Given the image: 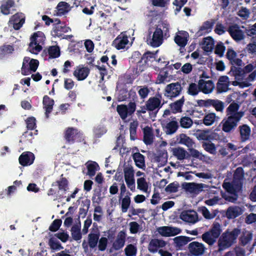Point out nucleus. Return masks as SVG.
<instances>
[{"instance_id":"nucleus-1","label":"nucleus","mask_w":256,"mask_h":256,"mask_svg":"<svg viewBox=\"0 0 256 256\" xmlns=\"http://www.w3.org/2000/svg\"><path fill=\"white\" fill-rule=\"evenodd\" d=\"M254 68L252 64H248L243 69L232 68L230 74L234 77V80L232 81L231 84L234 86H238L242 88L250 86L251 82L254 81L256 77V70L250 74L247 78L246 77V74L251 72Z\"/></svg>"},{"instance_id":"nucleus-2","label":"nucleus","mask_w":256,"mask_h":256,"mask_svg":"<svg viewBox=\"0 0 256 256\" xmlns=\"http://www.w3.org/2000/svg\"><path fill=\"white\" fill-rule=\"evenodd\" d=\"M243 178V170L242 168H238L234 174L232 182L231 183L228 182L224 183L223 188L227 192L224 195V198L226 200L232 202L237 200V193L242 189Z\"/></svg>"},{"instance_id":"nucleus-3","label":"nucleus","mask_w":256,"mask_h":256,"mask_svg":"<svg viewBox=\"0 0 256 256\" xmlns=\"http://www.w3.org/2000/svg\"><path fill=\"white\" fill-rule=\"evenodd\" d=\"M64 138L66 142L68 144L82 142L86 144L82 132L76 128L68 127L66 128L64 132Z\"/></svg>"},{"instance_id":"nucleus-4","label":"nucleus","mask_w":256,"mask_h":256,"mask_svg":"<svg viewBox=\"0 0 256 256\" xmlns=\"http://www.w3.org/2000/svg\"><path fill=\"white\" fill-rule=\"evenodd\" d=\"M240 232L239 230L235 228L231 232L228 231L223 234L219 240L220 250H223L231 246L235 242Z\"/></svg>"},{"instance_id":"nucleus-5","label":"nucleus","mask_w":256,"mask_h":256,"mask_svg":"<svg viewBox=\"0 0 256 256\" xmlns=\"http://www.w3.org/2000/svg\"><path fill=\"white\" fill-rule=\"evenodd\" d=\"M172 82L168 84L164 89V94L167 98H172L178 96L182 90V84H184V80Z\"/></svg>"},{"instance_id":"nucleus-6","label":"nucleus","mask_w":256,"mask_h":256,"mask_svg":"<svg viewBox=\"0 0 256 256\" xmlns=\"http://www.w3.org/2000/svg\"><path fill=\"white\" fill-rule=\"evenodd\" d=\"M136 103L130 102L128 105L119 104L116 106V111L122 120L126 118L128 116H132L136 110Z\"/></svg>"},{"instance_id":"nucleus-7","label":"nucleus","mask_w":256,"mask_h":256,"mask_svg":"<svg viewBox=\"0 0 256 256\" xmlns=\"http://www.w3.org/2000/svg\"><path fill=\"white\" fill-rule=\"evenodd\" d=\"M162 94L158 92L154 96L150 97L146 103L150 112H154L156 114L162 106L164 103L162 102Z\"/></svg>"},{"instance_id":"nucleus-8","label":"nucleus","mask_w":256,"mask_h":256,"mask_svg":"<svg viewBox=\"0 0 256 256\" xmlns=\"http://www.w3.org/2000/svg\"><path fill=\"white\" fill-rule=\"evenodd\" d=\"M241 115H238L236 118L232 116H228L226 119H224L222 121V130L226 132H228L235 128L238 123L240 120Z\"/></svg>"},{"instance_id":"nucleus-9","label":"nucleus","mask_w":256,"mask_h":256,"mask_svg":"<svg viewBox=\"0 0 256 256\" xmlns=\"http://www.w3.org/2000/svg\"><path fill=\"white\" fill-rule=\"evenodd\" d=\"M148 44L152 47L156 48L160 46L163 42V32L160 28L156 27L153 33L152 38L148 40Z\"/></svg>"},{"instance_id":"nucleus-10","label":"nucleus","mask_w":256,"mask_h":256,"mask_svg":"<svg viewBox=\"0 0 256 256\" xmlns=\"http://www.w3.org/2000/svg\"><path fill=\"white\" fill-rule=\"evenodd\" d=\"M164 131L166 134L171 135L174 134L178 128V124L176 117H173L171 121L168 122L164 120L162 123Z\"/></svg>"},{"instance_id":"nucleus-11","label":"nucleus","mask_w":256,"mask_h":256,"mask_svg":"<svg viewBox=\"0 0 256 256\" xmlns=\"http://www.w3.org/2000/svg\"><path fill=\"white\" fill-rule=\"evenodd\" d=\"M26 16L22 12H17L12 16L10 20V22L12 24L15 30H20L25 22Z\"/></svg>"},{"instance_id":"nucleus-12","label":"nucleus","mask_w":256,"mask_h":256,"mask_svg":"<svg viewBox=\"0 0 256 256\" xmlns=\"http://www.w3.org/2000/svg\"><path fill=\"white\" fill-rule=\"evenodd\" d=\"M188 250L192 256H199L204 254L205 247L202 243L193 242L189 244Z\"/></svg>"},{"instance_id":"nucleus-13","label":"nucleus","mask_w":256,"mask_h":256,"mask_svg":"<svg viewBox=\"0 0 256 256\" xmlns=\"http://www.w3.org/2000/svg\"><path fill=\"white\" fill-rule=\"evenodd\" d=\"M180 218L183 221L194 224L198 221V216L196 212L194 210H184L180 214Z\"/></svg>"},{"instance_id":"nucleus-14","label":"nucleus","mask_w":256,"mask_h":256,"mask_svg":"<svg viewBox=\"0 0 256 256\" xmlns=\"http://www.w3.org/2000/svg\"><path fill=\"white\" fill-rule=\"evenodd\" d=\"M166 244L164 240L158 238H152L148 245V250L150 252L156 253L160 248H164Z\"/></svg>"},{"instance_id":"nucleus-15","label":"nucleus","mask_w":256,"mask_h":256,"mask_svg":"<svg viewBox=\"0 0 256 256\" xmlns=\"http://www.w3.org/2000/svg\"><path fill=\"white\" fill-rule=\"evenodd\" d=\"M126 234L124 230L120 231L116 236V240L112 244V248L115 250H119L124 246Z\"/></svg>"},{"instance_id":"nucleus-16","label":"nucleus","mask_w":256,"mask_h":256,"mask_svg":"<svg viewBox=\"0 0 256 256\" xmlns=\"http://www.w3.org/2000/svg\"><path fill=\"white\" fill-rule=\"evenodd\" d=\"M90 72V70L88 67L78 66L76 68L73 74L78 80L81 81L85 80L88 77Z\"/></svg>"},{"instance_id":"nucleus-17","label":"nucleus","mask_w":256,"mask_h":256,"mask_svg":"<svg viewBox=\"0 0 256 256\" xmlns=\"http://www.w3.org/2000/svg\"><path fill=\"white\" fill-rule=\"evenodd\" d=\"M35 156L33 153L30 152H23L19 157L20 164L22 166H28L32 164L34 160Z\"/></svg>"},{"instance_id":"nucleus-18","label":"nucleus","mask_w":256,"mask_h":256,"mask_svg":"<svg viewBox=\"0 0 256 256\" xmlns=\"http://www.w3.org/2000/svg\"><path fill=\"white\" fill-rule=\"evenodd\" d=\"M228 32L231 36L236 40L240 41L244 38V32L237 25L230 26L228 28Z\"/></svg>"},{"instance_id":"nucleus-19","label":"nucleus","mask_w":256,"mask_h":256,"mask_svg":"<svg viewBox=\"0 0 256 256\" xmlns=\"http://www.w3.org/2000/svg\"><path fill=\"white\" fill-rule=\"evenodd\" d=\"M54 104V101L50 98L48 96L45 95L43 97L42 105L43 108L45 110V115L46 118H49V114L52 112L53 110V106Z\"/></svg>"},{"instance_id":"nucleus-20","label":"nucleus","mask_w":256,"mask_h":256,"mask_svg":"<svg viewBox=\"0 0 256 256\" xmlns=\"http://www.w3.org/2000/svg\"><path fill=\"white\" fill-rule=\"evenodd\" d=\"M128 37L126 35H119L113 41L112 45L118 50L123 49L128 44Z\"/></svg>"},{"instance_id":"nucleus-21","label":"nucleus","mask_w":256,"mask_h":256,"mask_svg":"<svg viewBox=\"0 0 256 256\" xmlns=\"http://www.w3.org/2000/svg\"><path fill=\"white\" fill-rule=\"evenodd\" d=\"M194 238H190L186 236H178L174 238V246L176 249L182 250V247L190 242Z\"/></svg>"},{"instance_id":"nucleus-22","label":"nucleus","mask_w":256,"mask_h":256,"mask_svg":"<svg viewBox=\"0 0 256 256\" xmlns=\"http://www.w3.org/2000/svg\"><path fill=\"white\" fill-rule=\"evenodd\" d=\"M230 82L226 76H220L217 84V90L219 92H226L228 90Z\"/></svg>"},{"instance_id":"nucleus-23","label":"nucleus","mask_w":256,"mask_h":256,"mask_svg":"<svg viewBox=\"0 0 256 256\" xmlns=\"http://www.w3.org/2000/svg\"><path fill=\"white\" fill-rule=\"evenodd\" d=\"M242 208L238 206L229 207L226 214L227 218L229 219L234 218L242 214Z\"/></svg>"},{"instance_id":"nucleus-24","label":"nucleus","mask_w":256,"mask_h":256,"mask_svg":"<svg viewBox=\"0 0 256 256\" xmlns=\"http://www.w3.org/2000/svg\"><path fill=\"white\" fill-rule=\"evenodd\" d=\"M45 37L44 34L42 32H36L30 37V46H32L36 44H43L44 41Z\"/></svg>"},{"instance_id":"nucleus-25","label":"nucleus","mask_w":256,"mask_h":256,"mask_svg":"<svg viewBox=\"0 0 256 256\" xmlns=\"http://www.w3.org/2000/svg\"><path fill=\"white\" fill-rule=\"evenodd\" d=\"M200 44L202 46V48L204 50V52L203 54L199 58L198 62L200 64H204L208 60V58L203 56L208 55V36L203 38Z\"/></svg>"},{"instance_id":"nucleus-26","label":"nucleus","mask_w":256,"mask_h":256,"mask_svg":"<svg viewBox=\"0 0 256 256\" xmlns=\"http://www.w3.org/2000/svg\"><path fill=\"white\" fill-rule=\"evenodd\" d=\"M132 158L136 166L141 169L146 168L145 156L139 152H135L132 154Z\"/></svg>"},{"instance_id":"nucleus-27","label":"nucleus","mask_w":256,"mask_h":256,"mask_svg":"<svg viewBox=\"0 0 256 256\" xmlns=\"http://www.w3.org/2000/svg\"><path fill=\"white\" fill-rule=\"evenodd\" d=\"M68 184L69 182L67 178L65 177H63V174H62L60 176V180L54 182L52 186H58L59 190L66 192L68 188Z\"/></svg>"},{"instance_id":"nucleus-28","label":"nucleus","mask_w":256,"mask_h":256,"mask_svg":"<svg viewBox=\"0 0 256 256\" xmlns=\"http://www.w3.org/2000/svg\"><path fill=\"white\" fill-rule=\"evenodd\" d=\"M173 155L178 160H183L184 159H190V154L184 148H174L172 150Z\"/></svg>"},{"instance_id":"nucleus-29","label":"nucleus","mask_w":256,"mask_h":256,"mask_svg":"<svg viewBox=\"0 0 256 256\" xmlns=\"http://www.w3.org/2000/svg\"><path fill=\"white\" fill-rule=\"evenodd\" d=\"M239 106L236 103L231 104L226 109L227 115L229 116L236 118L238 115H241L240 118L244 116V112H238Z\"/></svg>"},{"instance_id":"nucleus-30","label":"nucleus","mask_w":256,"mask_h":256,"mask_svg":"<svg viewBox=\"0 0 256 256\" xmlns=\"http://www.w3.org/2000/svg\"><path fill=\"white\" fill-rule=\"evenodd\" d=\"M144 142L146 145L152 144L154 142V135L152 128L148 126H146L143 130Z\"/></svg>"},{"instance_id":"nucleus-31","label":"nucleus","mask_w":256,"mask_h":256,"mask_svg":"<svg viewBox=\"0 0 256 256\" xmlns=\"http://www.w3.org/2000/svg\"><path fill=\"white\" fill-rule=\"evenodd\" d=\"M227 58L232 64L238 66H241L242 64V60L237 58V54L232 49H228L226 53Z\"/></svg>"},{"instance_id":"nucleus-32","label":"nucleus","mask_w":256,"mask_h":256,"mask_svg":"<svg viewBox=\"0 0 256 256\" xmlns=\"http://www.w3.org/2000/svg\"><path fill=\"white\" fill-rule=\"evenodd\" d=\"M240 140L244 142L250 139V128L246 124H244L239 127Z\"/></svg>"},{"instance_id":"nucleus-33","label":"nucleus","mask_w":256,"mask_h":256,"mask_svg":"<svg viewBox=\"0 0 256 256\" xmlns=\"http://www.w3.org/2000/svg\"><path fill=\"white\" fill-rule=\"evenodd\" d=\"M177 140L179 144H184L188 148H192L194 144L192 139L184 134H180L178 136Z\"/></svg>"},{"instance_id":"nucleus-34","label":"nucleus","mask_w":256,"mask_h":256,"mask_svg":"<svg viewBox=\"0 0 256 256\" xmlns=\"http://www.w3.org/2000/svg\"><path fill=\"white\" fill-rule=\"evenodd\" d=\"M184 102V96H182L180 100L170 104L172 112L176 114L182 112V108Z\"/></svg>"},{"instance_id":"nucleus-35","label":"nucleus","mask_w":256,"mask_h":256,"mask_svg":"<svg viewBox=\"0 0 256 256\" xmlns=\"http://www.w3.org/2000/svg\"><path fill=\"white\" fill-rule=\"evenodd\" d=\"M100 234L98 232L96 233H92L88 235V244L91 248H95L100 239Z\"/></svg>"},{"instance_id":"nucleus-36","label":"nucleus","mask_w":256,"mask_h":256,"mask_svg":"<svg viewBox=\"0 0 256 256\" xmlns=\"http://www.w3.org/2000/svg\"><path fill=\"white\" fill-rule=\"evenodd\" d=\"M220 232V226L215 224L212 228L210 233H209V245L212 244L218 238Z\"/></svg>"},{"instance_id":"nucleus-37","label":"nucleus","mask_w":256,"mask_h":256,"mask_svg":"<svg viewBox=\"0 0 256 256\" xmlns=\"http://www.w3.org/2000/svg\"><path fill=\"white\" fill-rule=\"evenodd\" d=\"M13 46L4 44L0 46V59H3L6 55L12 54L14 51Z\"/></svg>"},{"instance_id":"nucleus-38","label":"nucleus","mask_w":256,"mask_h":256,"mask_svg":"<svg viewBox=\"0 0 256 256\" xmlns=\"http://www.w3.org/2000/svg\"><path fill=\"white\" fill-rule=\"evenodd\" d=\"M72 236L73 239L76 241H78L82 238L80 232V224H74L71 228Z\"/></svg>"},{"instance_id":"nucleus-39","label":"nucleus","mask_w":256,"mask_h":256,"mask_svg":"<svg viewBox=\"0 0 256 256\" xmlns=\"http://www.w3.org/2000/svg\"><path fill=\"white\" fill-rule=\"evenodd\" d=\"M70 30V28L65 24L56 26L54 28L55 35L58 37L62 36L64 33L68 32Z\"/></svg>"},{"instance_id":"nucleus-40","label":"nucleus","mask_w":256,"mask_h":256,"mask_svg":"<svg viewBox=\"0 0 256 256\" xmlns=\"http://www.w3.org/2000/svg\"><path fill=\"white\" fill-rule=\"evenodd\" d=\"M56 8L60 15H64L69 11L70 4L66 2H60L58 4Z\"/></svg>"},{"instance_id":"nucleus-41","label":"nucleus","mask_w":256,"mask_h":256,"mask_svg":"<svg viewBox=\"0 0 256 256\" xmlns=\"http://www.w3.org/2000/svg\"><path fill=\"white\" fill-rule=\"evenodd\" d=\"M166 67H164L162 68L160 71L159 74H158L156 80V84H162L164 82L166 79L168 78V73L167 70H165Z\"/></svg>"},{"instance_id":"nucleus-42","label":"nucleus","mask_w":256,"mask_h":256,"mask_svg":"<svg viewBox=\"0 0 256 256\" xmlns=\"http://www.w3.org/2000/svg\"><path fill=\"white\" fill-rule=\"evenodd\" d=\"M31 59L30 57L25 56L23 60L22 65L21 68L22 74L24 76L28 74V67H30V61Z\"/></svg>"},{"instance_id":"nucleus-43","label":"nucleus","mask_w":256,"mask_h":256,"mask_svg":"<svg viewBox=\"0 0 256 256\" xmlns=\"http://www.w3.org/2000/svg\"><path fill=\"white\" fill-rule=\"evenodd\" d=\"M82 204L84 207H86V208H80L78 214L79 216H82V218H84L86 216L90 208V201L88 199H86L84 201H82Z\"/></svg>"},{"instance_id":"nucleus-44","label":"nucleus","mask_w":256,"mask_h":256,"mask_svg":"<svg viewBox=\"0 0 256 256\" xmlns=\"http://www.w3.org/2000/svg\"><path fill=\"white\" fill-rule=\"evenodd\" d=\"M128 194L129 195L130 194L129 192H128ZM130 196L126 195L122 199V212H126L128 211V208L130 204Z\"/></svg>"},{"instance_id":"nucleus-45","label":"nucleus","mask_w":256,"mask_h":256,"mask_svg":"<svg viewBox=\"0 0 256 256\" xmlns=\"http://www.w3.org/2000/svg\"><path fill=\"white\" fill-rule=\"evenodd\" d=\"M50 58H57L60 56V49L58 46H50L48 49Z\"/></svg>"},{"instance_id":"nucleus-46","label":"nucleus","mask_w":256,"mask_h":256,"mask_svg":"<svg viewBox=\"0 0 256 256\" xmlns=\"http://www.w3.org/2000/svg\"><path fill=\"white\" fill-rule=\"evenodd\" d=\"M174 40L178 46L180 48H184L186 45L188 40L187 37L177 34L175 36Z\"/></svg>"},{"instance_id":"nucleus-47","label":"nucleus","mask_w":256,"mask_h":256,"mask_svg":"<svg viewBox=\"0 0 256 256\" xmlns=\"http://www.w3.org/2000/svg\"><path fill=\"white\" fill-rule=\"evenodd\" d=\"M96 166H98V164L93 162L90 164H86V168L88 170L87 174L90 176L92 177L94 176L96 174Z\"/></svg>"},{"instance_id":"nucleus-48","label":"nucleus","mask_w":256,"mask_h":256,"mask_svg":"<svg viewBox=\"0 0 256 256\" xmlns=\"http://www.w3.org/2000/svg\"><path fill=\"white\" fill-rule=\"evenodd\" d=\"M180 122V126L184 128H190L193 124L192 120L188 116L182 117Z\"/></svg>"},{"instance_id":"nucleus-49","label":"nucleus","mask_w":256,"mask_h":256,"mask_svg":"<svg viewBox=\"0 0 256 256\" xmlns=\"http://www.w3.org/2000/svg\"><path fill=\"white\" fill-rule=\"evenodd\" d=\"M138 126V122L137 121H134L130 123V137L132 140H134L136 138V129Z\"/></svg>"},{"instance_id":"nucleus-50","label":"nucleus","mask_w":256,"mask_h":256,"mask_svg":"<svg viewBox=\"0 0 256 256\" xmlns=\"http://www.w3.org/2000/svg\"><path fill=\"white\" fill-rule=\"evenodd\" d=\"M107 132L106 128L102 126H98L94 130V136L96 138H100Z\"/></svg>"},{"instance_id":"nucleus-51","label":"nucleus","mask_w":256,"mask_h":256,"mask_svg":"<svg viewBox=\"0 0 256 256\" xmlns=\"http://www.w3.org/2000/svg\"><path fill=\"white\" fill-rule=\"evenodd\" d=\"M200 92V90L198 85L194 82H191L188 86V88L187 92L189 95L190 96H196Z\"/></svg>"},{"instance_id":"nucleus-52","label":"nucleus","mask_w":256,"mask_h":256,"mask_svg":"<svg viewBox=\"0 0 256 256\" xmlns=\"http://www.w3.org/2000/svg\"><path fill=\"white\" fill-rule=\"evenodd\" d=\"M124 252L126 256H135L137 252L136 247L132 244H129L126 247Z\"/></svg>"},{"instance_id":"nucleus-53","label":"nucleus","mask_w":256,"mask_h":256,"mask_svg":"<svg viewBox=\"0 0 256 256\" xmlns=\"http://www.w3.org/2000/svg\"><path fill=\"white\" fill-rule=\"evenodd\" d=\"M138 188L146 192L148 189L147 182L144 178H140L137 180Z\"/></svg>"},{"instance_id":"nucleus-54","label":"nucleus","mask_w":256,"mask_h":256,"mask_svg":"<svg viewBox=\"0 0 256 256\" xmlns=\"http://www.w3.org/2000/svg\"><path fill=\"white\" fill-rule=\"evenodd\" d=\"M179 187V184L177 182H174L168 184L165 188V190L167 192L174 193L178 191Z\"/></svg>"},{"instance_id":"nucleus-55","label":"nucleus","mask_w":256,"mask_h":256,"mask_svg":"<svg viewBox=\"0 0 256 256\" xmlns=\"http://www.w3.org/2000/svg\"><path fill=\"white\" fill-rule=\"evenodd\" d=\"M209 105L212 106L217 111H222L224 104L222 102L219 100H210Z\"/></svg>"},{"instance_id":"nucleus-56","label":"nucleus","mask_w":256,"mask_h":256,"mask_svg":"<svg viewBox=\"0 0 256 256\" xmlns=\"http://www.w3.org/2000/svg\"><path fill=\"white\" fill-rule=\"evenodd\" d=\"M130 231L132 234H136L140 231L142 228L136 222H132L129 224Z\"/></svg>"},{"instance_id":"nucleus-57","label":"nucleus","mask_w":256,"mask_h":256,"mask_svg":"<svg viewBox=\"0 0 256 256\" xmlns=\"http://www.w3.org/2000/svg\"><path fill=\"white\" fill-rule=\"evenodd\" d=\"M208 84V81H206L203 79H200L198 85L200 92H202L204 94H208V86H206Z\"/></svg>"},{"instance_id":"nucleus-58","label":"nucleus","mask_w":256,"mask_h":256,"mask_svg":"<svg viewBox=\"0 0 256 256\" xmlns=\"http://www.w3.org/2000/svg\"><path fill=\"white\" fill-rule=\"evenodd\" d=\"M108 240L106 237H102L98 242V250L101 252L104 251L108 246Z\"/></svg>"},{"instance_id":"nucleus-59","label":"nucleus","mask_w":256,"mask_h":256,"mask_svg":"<svg viewBox=\"0 0 256 256\" xmlns=\"http://www.w3.org/2000/svg\"><path fill=\"white\" fill-rule=\"evenodd\" d=\"M62 224V220L60 219H56L52 222L48 230L51 232H56L60 228Z\"/></svg>"},{"instance_id":"nucleus-60","label":"nucleus","mask_w":256,"mask_h":256,"mask_svg":"<svg viewBox=\"0 0 256 256\" xmlns=\"http://www.w3.org/2000/svg\"><path fill=\"white\" fill-rule=\"evenodd\" d=\"M28 130H33L36 128V119L33 116L29 117L26 120Z\"/></svg>"},{"instance_id":"nucleus-61","label":"nucleus","mask_w":256,"mask_h":256,"mask_svg":"<svg viewBox=\"0 0 256 256\" xmlns=\"http://www.w3.org/2000/svg\"><path fill=\"white\" fill-rule=\"evenodd\" d=\"M208 32V20L204 22L203 25L200 26L199 30L196 32V36H200Z\"/></svg>"},{"instance_id":"nucleus-62","label":"nucleus","mask_w":256,"mask_h":256,"mask_svg":"<svg viewBox=\"0 0 256 256\" xmlns=\"http://www.w3.org/2000/svg\"><path fill=\"white\" fill-rule=\"evenodd\" d=\"M49 244L51 248L54 250H60L64 248L58 241L52 238L50 239Z\"/></svg>"},{"instance_id":"nucleus-63","label":"nucleus","mask_w":256,"mask_h":256,"mask_svg":"<svg viewBox=\"0 0 256 256\" xmlns=\"http://www.w3.org/2000/svg\"><path fill=\"white\" fill-rule=\"evenodd\" d=\"M30 67H28V74L31 72H35L39 65V62L38 60L32 58L30 61Z\"/></svg>"},{"instance_id":"nucleus-64","label":"nucleus","mask_w":256,"mask_h":256,"mask_svg":"<svg viewBox=\"0 0 256 256\" xmlns=\"http://www.w3.org/2000/svg\"><path fill=\"white\" fill-rule=\"evenodd\" d=\"M170 226H163L158 228V232L162 236H170Z\"/></svg>"}]
</instances>
